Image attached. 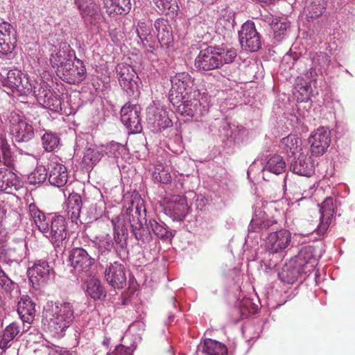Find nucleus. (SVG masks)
Instances as JSON below:
<instances>
[{
	"label": "nucleus",
	"instance_id": "nucleus-1",
	"mask_svg": "<svg viewBox=\"0 0 355 355\" xmlns=\"http://www.w3.org/2000/svg\"><path fill=\"white\" fill-rule=\"evenodd\" d=\"M114 227V239L116 244H126L128 240V226L138 241L143 243L149 241L148 223L146 210L143 202L133 204L125 212H121L111 220Z\"/></svg>",
	"mask_w": 355,
	"mask_h": 355
},
{
	"label": "nucleus",
	"instance_id": "nucleus-2",
	"mask_svg": "<svg viewBox=\"0 0 355 355\" xmlns=\"http://www.w3.org/2000/svg\"><path fill=\"white\" fill-rule=\"evenodd\" d=\"M313 246L305 245L282 268L278 276L282 282L293 284L303 275L307 277L314 270Z\"/></svg>",
	"mask_w": 355,
	"mask_h": 355
},
{
	"label": "nucleus",
	"instance_id": "nucleus-3",
	"mask_svg": "<svg viewBox=\"0 0 355 355\" xmlns=\"http://www.w3.org/2000/svg\"><path fill=\"white\" fill-rule=\"evenodd\" d=\"M237 56L236 50L217 45L201 49L195 59L194 66L198 71H207L221 68L232 63Z\"/></svg>",
	"mask_w": 355,
	"mask_h": 355
},
{
	"label": "nucleus",
	"instance_id": "nucleus-4",
	"mask_svg": "<svg viewBox=\"0 0 355 355\" xmlns=\"http://www.w3.org/2000/svg\"><path fill=\"white\" fill-rule=\"evenodd\" d=\"M43 322L49 331L59 335L65 331L74 320V309L70 302L55 303L50 308H45Z\"/></svg>",
	"mask_w": 355,
	"mask_h": 355
},
{
	"label": "nucleus",
	"instance_id": "nucleus-5",
	"mask_svg": "<svg viewBox=\"0 0 355 355\" xmlns=\"http://www.w3.org/2000/svg\"><path fill=\"white\" fill-rule=\"evenodd\" d=\"M0 84L8 93H16L19 96L28 95L33 90L28 78L17 69H0Z\"/></svg>",
	"mask_w": 355,
	"mask_h": 355
},
{
	"label": "nucleus",
	"instance_id": "nucleus-6",
	"mask_svg": "<svg viewBox=\"0 0 355 355\" xmlns=\"http://www.w3.org/2000/svg\"><path fill=\"white\" fill-rule=\"evenodd\" d=\"M171 88L168 100L171 104H178L184 98H190L192 94H200L196 89L194 78L187 72L177 73L171 78Z\"/></svg>",
	"mask_w": 355,
	"mask_h": 355
},
{
	"label": "nucleus",
	"instance_id": "nucleus-7",
	"mask_svg": "<svg viewBox=\"0 0 355 355\" xmlns=\"http://www.w3.org/2000/svg\"><path fill=\"white\" fill-rule=\"evenodd\" d=\"M9 129L15 144L28 143L34 138V128L31 122L17 113L12 112L9 116Z\"/></svg>",
	"mask_w": 355,
	"mask_h": 355
},
{
	"label": "nucleus",
	"instance_id": "nucleus-8",
	"mask_svg": "<svg viewBox=\"0 0 355 355\" xmlns=\"http://www.w3.org/2000/svg\"><path fill=\"white\" fill-rule=\"evenodd\" d=\"M239 40L241 47L250 52L258 51L262 45L261 37L255 28L252 21H247L238 32Z\"/></svg>",
	"mask_w": 355,
	"mask_h": 355
},
{
	"label": "nucleus",
	"instance_id": "nucleus-9",
	"mask_svg": "<svg viewBox=\"0 0 355 355\" xmlns=\"http://www.w3.org/2000/svg\"><path fill=\"white\" fill-rule=\"evenodd\" d=\"M80 15L87 27H98L103 19L100 7L93 0H75Z\"/></svg>",
	"mask_w": 355,
	"mask_h": 355
},
{
	"label": "nucleus",
	"instance_id": "nucleus-10",
	"mask_svg": "<svg viewBox=\"0 0 355 355\" xmlns=\"http://www.w3.org/2000/svg\"><path fill=\"white\" fill-rule=\"evenodd\" d=\"M141 107L138 105L126 103L121 109V120L130 133H139L142 130L140 117Z\"/></svg>",
	"mask_w": 355,
	"mask_h": 355
},
{
	"label": "nucleus",
	"instance_id": "nucleus-11",
	"mask_svg": "<svg viewBox=\"0 0 355 355\" xmlns=\"http://www.w3.org/2000/svg\"><path fill=\"white\" fill-rule=\"evenodd\" d=\"M146 121L148 126L154 132L162 131L172 126V121L168 112L160 107L150 106L146 110Z\"/></svg>",
	"mask_w": 355,
	"mask_h": 355
},
{
	"label": "nucleus",
	"instance_id": "nucleus-12",
	"mask_svg": "<svg viewBox=\"0 0 355 355\" xmlns=\"http://www.w3.org/2000/svg\"><path fill=\"white\" fill-rule=\"evenodd\" d=\"M76 58L75 51L66 42L62 43L57 51L51 53L50 63L53 68L56 69L58 74L64 69L65 65L70 64Z\"/></svg>",
	"mask_w": 355,
	"mask_h": 355
},
{
	"label": "nucleus",
	"instance_id": "nucleus-13",
	"mask_svg": "<svg viewBox=\"0 0 355 355\" xmlns=\"http://www.w3.org/2000/svg\"><path fill=\"white\" fill-rule=\"evenodd\" d=\"M331 141V131L328 128L320 127L312 135L309 142L311 144V151L313 155H323Z\"/></svg>",
	"mask_w": 355,
	"mask_h": 355
},
{
	"label": "nucleus",
	"instance_id": "nucleus-14",
	"mask_svg": "<svg viewBox=\"0 0 355 355\" xmlns=\"http://www.w3.org/2000/svg\"><path fill=\"white\" fill-rule=\"evenodd\" d=\"M17 44V31L8 22L0 24V54L7 55L11 53Z\"/></svg>",
	"mask_w": 355,
	"mask_h": 355
},
{
	"label": "nucleus",
	"instance_id": "nucleus-15",
	"mask_svg": "<svg viewBox=\"0 0 355 355\" xmlns=\"http://www.w3.org/2000/svg\"><path fill=\"white\" fill-rule=\"evenodd\" d=\"M65 66L64 69L58 73L63 81L74 85L85 78L86 69L83 62L80 59L76 58L70 64Z\"/></svg>",
	"mask_w": 355,
	"mask_h": 355
},
{
	"label": "nucleus",
	"instance_id": "nucleus-16",
	"mask_svg": "<svg viewBox=\"0 0 355 355\" xmlns=\"http://www.w3.org/2000/svg\"><path fill=\"white\" fill-rule=\"evenodd\" d=\"M49 223L46 236L49 237L52 243H62L67 234L65 218L61 215L53 216Z\"/></svg>",
	"mask_w": 355,
	"mask_h": 355
},
{
	"label": "nucleus",
	"instance_id": "nucleus-17",
	"mask_svg": "<svg viewBox=\"0 0 355 355\" xmlns=\"http://www.w3.org/2000/svg\"><path fill=\"white\" fill-rule=\"evenodd\" d=\"M106 281L116 288H122L126 284V276L123 265L114 262L105 270Z\"/></svg>",
	"mask_w": 355,
	"mask_h": 355
},
{
	"label": "nucleus",
	"instance_id": "nucleus-18",
	"mask_svg": "<svg viewBox=\"0 0 355 355\" xmlns=\"http://www.w3.org/2000/svg\"><path fill=\"white\" fill-rule=\"evenodd\" d=\"M190 98H184L178 104H172L180 114L192 118L201 114V103L197 98L200 94H192Z\"/></svg>",
	"mask_w": 355,
	"mask_h": 355
},
{
	"label": "nucleus",
	"instance_id": "nucleus-19",
	"mask_svg": "<svg viewBox=\"0 0 355 355\" xmlns=\"http://www.w3.org/2000/svg\"><path fill=\"white\" fill-rule=\"evenodd\" d=\"M28 273L29 279L33 284H40L46 283L53 275V271L46 261H38L28 270Z\"/></svg>",
	"mask_w": 355,
	"mask_h": 355
},
{
	"label": "nucleus",
	"instance_id": "nucleus-20",
	"mask_svg": "<svg viewBox=\"0 0 355 355\" xmlns=\"http://www.w3.org/2000/svg\"><path fill=\"white\" fill-rule=\"evenodd\" d=\"M48 180L49 183L57 187L66 184L68 180V171L67 167L62 164L52 162L48 165Z\"/></svg>",
	"mask_w": 355,
	"mask_h": 355
},
{
	"label": "nucleus",
	"instance_id": "nucleus-21",
	"mask_svg": "<svg viewBox=\"0 0 355 355\" xmlns=\"http://www.w3.org/2000/svg\"><path fill=\"white\" fill-rule=\"evenodd\" d=\"M157 32L156 40L162 47L168 48L173 42V35L171 26L168 20L164 18H158L154 24Z\"/></svg>",
	"mask_w": 355,
	"mask_h": 355
},
{
	"label": "nucleus",
	"instance_id": "nucleus-22",
	"mask_svg": "<svg viewBox=\"0 0 355 355\" xmlns=\"http://www.w3.org/2000/svg\"><path fill=\"white\" fill-rule=\"evenodd\" d=\"M290 169L297 175L310 177L314 173V165L311 157L302 153L291 162Z\"/></svg>",
	"mask_w": 355,
	"mask_h": 355
},
{
	"label": "nucleus",
	"instance_id": "nucleus-23",
	"mask_svg": "<svg viewBox=\"0 0 355 355\" xmlns=\"http://www.w3.org/2000/svg\"><path fill=\"white\" fill-rule=\"evenodd\" d=\"M69 260L73 268L78 270L87 271L93 263V259L82 248L73 249L69 255Z\"/></svg>",
	"mask_w": 355,
	"mask_h": 355
},
{
	"label": "nucleus",
	"instance_id": "nucleus-24",
	"mask_svg": "<svg viewBox=\"0 0 355 355\" xmlns=\"http://www.w3.org/2000/svg\"><path fill=\"white\" fill-rule=\"evenodd\" d=\"M17 313L24 322L31 324L35 316V304L28 295H23L17 304Z\"/></svg>",
	"mask_w": 355,
	"mask_h": 355
},
{
	"label": "nucleus",
	"instance_id": "nucleus-25",
	"mask_svg": "<svg viewBox=\"0 0 355 355\" xmlns=\"http://www.w3.org/2000/svg\"><path fill=\"white\" fill-rule=\"evenodd\" d=\"M28 213L40 231L47 233L49 232V224L51 216H53L52 214H45L35 203L29 205Z\"/></svg>",
	"mask_w": 355,
	"mask_h": 355
},
{
	"label": "nucleus",
	"instance_id": "nucleus-26",
	"mask_svg": "<svg viewBox=\"0 0 355 355\" xmlns=\"http://www.w3.org/2000/svg\"><path fill=\"white\" fill-rule=\"evenodd\" d=\"M137 34L144 45L150 49L155 48L157 40L152 27L145 22L139 21L137 26Z\"/></svg>",
	"mask_w": 355,
	"mask_h": 355
},
{
	"label": "nucleus",
	"instance_id": "nucleus-27",
	"mask_svg": "<svg viewBox=\"0 0 355 355\" xmlns=\"http://www.w3.org/2000/svg\"><path fill=\"white\" fill-rule=\"evenodd\" d=\"M320 212L321 215L320 231H322V230L325 231L327 229L334 213L333 198L331 197L326 198L320 205Z\"/></svg>",
	"mask_w": 355,
	"mask_h": 355
},
{
	"label": "nucleus",
	"instance_id": "nucleus-28",
	"mask_svg": "<svg viewBox=\"0 0 355 355\" xmlns=\"http://www.w3.org/2000/svg\"><path fill=\"white\" fill-rule=\"evenodd\" d=\"M83 206L81 196L76 193L69 195L67 202V216L72 222L77 223Z\"/></svg>",
	"mask_w": 355,
	"mask_h": 355
},
{
	"label": "nucleus",
	"instance_id": "nucleus-29",
	"mask_svg": "<svg viewBox=\"0 0 355 355\" xmlns=\"http://www.w3.org/2000/svg\"><path fill=\"white\" fill-rule=\"evenodd\" d=\"M87 293L94 300H102L106 296V291L101 282L95 277H89L86 281Z\"/></svg>",
	"mask_w": 355,
	"mask_h": 355
},
{
	"label": "nucleus",
	"instance_id": "nucleus-30",
	"mask_svg": "<svg viewBox=\"0 0 355 355\" xmlns=\"http://www.w3.org/2000/svg\"><path fill=\"white\" fill-rule=\"evenodd\" d=\"M286 170V163L283 157L279 155H273L270 157L263 172L272 173L275 175H279Z\"/></svg>",
	"mask_w": 355,
	"mask_h": 355
},
{
	"label": "nucleus",
	"instance_id": "nucleus-31",
	"mask_svg": "<svg viewBox=\"0 0 355 355\" xmlns=\"http://www.w3.org/2000/svg\"><path fill=\"white\" fill-rule=\"evenodd\" d=\"M32 92L38 103L42 105L53 94L48 83L44 81L36 83L33 85Z\"/></svg>",
	"mask_w": 355,
	"mask_h": 355
},
{
	"label": "nucleus",
	"instance_id": "nucleus-32",
	"mask_svg": "<svg viewBox=\"0 0 355 355\" xmlns=\"http://www.w3.org/2000/svg\"><path fill=\"white\" fill-rule=\"evenodd\" d=\"M105 6L109 7L110 13L115 12L117 15H124L131 9L130 0H104Z\"/></svg>",
	"mask_w": 355,
	"mask_h": 355
},
{
	"label": "nucleus",
	"instance_id": "nucleus-33",
	"mask_svg": "<svg viewBox=\"0 0 355 355\" xmlns=\"http://www.w3.org/2000/svg\"><path fill=\"white\" fill-rule=\"evenodd\" d=\"M203 352L208 355H227V348L224 344L212 339H206Z\"/></svg>",
	"mask_w": 355,
	"mask_h": 355
},
{
	"label": "nucleus",
	"instance_id": "nucleus-34",
	"mask_svg": "<svg viewBox=\"0 0 355 355\" xmlns=\"http://www.w3.org/2000/svg\"><path fill=\"white\" fill-rule=\"evenodd\" d=\"M42 147L46 152H53L60 145V139L58 135L51 131H45L41 137Z\"/></svg>",
	"mask_w": 355,
	"mask_h": 355
},
{
	"label": "nucleus",
	"instance_id": "nucleus-35",
	"mask_svg": "<svg viewBox=\"0 0 355 355\" xmlns=\"http://www.w3.org/2000/svg\"><path fill=\"white\" fill-rule=\"evenodd\" d=\"M157 8L171 18L178 15L179 7L175 0H153Z\"/></svg>",
	"mask_w": 355,
	"mask_h": 355
},
{
	"label": "nucleus",
	"instance_id": "nucleus-36",
	"mask_svg": "<svg viewBox=\"0 0 355 355\" xmlns=\"http://www.w3.org/2000/svg\"><path fill=\"white\" fill-rule=\"evenodd\" d=\"M141 83L140 79L137 76V80L133 77L124 79L119 82L121 88L126 92V94L133 98H136L139 96V84Z\"/></svg>",
	"mask_w": 355,
	"mask_h": 355
},
{
	"label": "nucleus",
	"instance_id": "nucleus-37",
	"mask_svg": "<svg viewBox=\"0 0 355 355\" xmlns=\"http://www.w3.org/2000/svg\"><path fill=\"white\" fill-rule=\"evenodd\" d=\"M103 155V149L97 147H89L85 149L83 160L87 166H93L101 159Z\"/></svg>",
	"mask_w": 355,
	"mask_h": 355
},
{
	"label": "nucleus",
	"instance_id": "nucleus-38",
	"mask_svg": "<svg viewBox=\"0 0 355 355\" xmlns=\"http://www.w3.org/2000/svg\"><path fill=\"white\" fill-rule=\"evenodd\" d=\"M267 21L270 24L274 31V38L278 42L281 41L286 35L290 24L286 19L283 21L275 19L274 21V19L270 17Z\"/></svg>",
	"mask_w": 355,
	"mask_h": 355
},
{
	"label": "nucleus",
	"instance_id": "nucleus-39",
	"mask_svg": "<svg viewBox=\"0 0 355 355\" xmlns=\"http://www.w3.org/2000/svg\"><path fill=\"white\" fill-rule=\"evenodd\" d=\"M310 58L311 60V64L318 68V71L320 73H322V71H325L330 63V58L327 53L324 52H315L310 54Z\"/></svg>",
	"mask_w": 355,
	"mask_h": 355
},
{
	"label": "nucleus",
	"instance_id": "nucleus-40",
	"mask_svg": "<svg viewBox=\"0 0 355 355\" xmlns=\"http://www.w3.org/2000/svg\"><path fill=\"white\" fill-rule=\"evenodd\" d=\"M149 228H150L154 234L158 237L162 239L163 241L171 242L174 236V233L172 231L168 230L162 225L158 223L154 219H150L148 223Z\"/></svg>",
	"mask_w": 355,
	"mask_h": 355
},
{
	"label": "nucleus",
	"instance_id": "nucleus-41",
	"mask_svg": "<svg viewBox=\"0 0 355 355\" xmlns=\"http://www.w3.org/2000/svg\"><path fill=\"white\" fill-rule=\"evenodd\" d=\"M16 175L6 168H0V191H6L16 183Z\"/></svg>",
	"mask_w": 355,
	"mask_h": 355
},
{
	"label": "nucleus",
	"instance_id": "nucleus-42",
	"mask_svg": "<svg viewBox=\"0 0 355 355\" xmlns=\"http://www.w3.org/2000/svg\"><path fill=\"white\" fill-rule=\"evenodd\" d=\"M291 235L286 230H280L270 233L268 236L267 244H289Z\"/></svg>",
	"mask_w": 355,
	"mask_h": 355
},
{
	"label": "nucleus",
	"instance_id": "nucleus-43",
	"mask_svg": "<svg viewBox=\"0 0 355 355\" xmlns=\"http://www.w3.org/2000/svg\"><path fill=\"white\" fill-rule=\"evenodd\" d=\"M47 175V169L44 166H37L28 176V182L30 184H41L46 181Z\"/></svg>",
	"mask_w": 355,
	"mask_h": 355
},
{
	"label": "nucleus",
	"instance_id": "nucleus-44",
	"mask_svg": "<svg viewBox=\"0 0 355 355\" xmlns=\"http://www.w3.org/2000/svg\"><path fill=\"white\" fill-rule=\"evenodd\" d=\"M116 73L118 76L119 82L124 80L131 77L137 80V74L134 69L129 64L125 63H120L116 66Z\"/></svg>",
	"mask_w": 355,
	"mask_h": 355
},
{
	"label": "nucleus",
	"instance_id": "nucleus-45",
	"mask_svg": "<svg viewBox=\"0 0 355 355\" xmlns=\"http://www.w3.org/2000/svg\"><path fill=\"white\" fill-rule=\"evenodd\" d=\"M311 88V86L302 83L297 84L293 89V95L295 96L297 101L306 102L310 99Z\"/></svg>",
	"mask_w": 355,
	"mask_h": 355
},
{
	"label": "nucleus",
	"instance_id": "nucleus-46",
	"mask_svg": "<svg viewBox=\"0 0 355 355\" xmlns=\"http://www.w3.org/2000/svg\"><path fill=\"white\" fill-rule=\"evenodd\" d=\"M326 8L324 0H313L308 6L311 18H318L321 16Z\"/></svg>",
	"mask_w": 355,
	"mask_h": 355
},
{
	"label": "nucleus",
	"instance_id": "nucleus-47",
	"mask_svg": "<svg viewBox=\"0 0 355 355\" xmlns=\"http://www.w3.org/2000/svg\"><path fill=\"white\" fill-rule=\"evenodd\" d=\"M186 205H174L172 209H169V216L173 220H183L187 214Z\"/></svg>",
	"mask_w": 355,
	"mask_h": 355
},
{
	"label": "nucleus",
	"instance_id": "nucleus-48",
	"mask_svg": "<svg viewBox=\"0 0 355 355\" xmlns=\"http://www.w3.org/2000/svg\"><path fill=\"white\" fill-rule=\"evenodd\" d=\"M42 106L53 112H58L62 110L61 100L54 94L49 98Z\"/></svg>",
	"mask_w": 355,
	"mask_h": 355
},
{
	"label": "nucleus",
	"instance_id": "nucleus-49",
	"mask_svg": "<svg viewBox=\"0 0 355 355\" xmlns=\"http://www.w3.org/2000/svg\"><path fill=\"white\" fill-rule=\"evenodd\" d=\"M218 26H220L224 29L225 34L230 35L234 29V19L232 17H223L219 19Z\"/></svg>",
	"mask_w": 355,
	"mask_h": 355
},
{
	"label": "nucleus",
	"instance_id": "nucleus-50",
	"mask_svg": "<svg viewBox=\"0 0 355 355\" xmlns=\"http://www.w3.org/2000/svg\"><path fill=\"white\" fill-rule=\"evenodd\" d=\"M123 148V146L116 142H111L109 146L103 150L104 155L106 154L109 157H118L120 155L119 150Z\"/></svg>",
	"mask_w": 355,
	"mask_h": 355
},
{
	"label": "nucleus",
	"instance_id": "nucleus-51",
	"mask_svg": "<svg viewBox=\"0 0 355 355\" xmlns=\"http://www.w3.org/2000/svg\"><path fill=\"white\" fill-rule=\"evenodd\" d=\"M2 333L4 334V336L12 340L19 333V326L17 322H12L6 327Z\"/></svg>",
	"mask_w": 355,
	"mask_h": 355
},
{
	"label": "nucleus",
	"instance_id": "nucleus-52",
	"mask_svg": "<svg viewBox=\"0 0 355 355\" xmlns=\"http://www.w3.org/2000/svg\"><path fill=\"white\" fill-rule=\"evenodd\" d=\"M0 148L2 151L3 157H10L11 155V149L5 136H0Z\"/></svg>",
	"mask_w": 355,
	"mask_h": 355
},
{
	"label": "nucleus",
	"instance_id": "nucleus-53",
	"mask_svg": "<svg viewBox=\"0 0 355 355\" xmlns=\"http://www.w3.org/2000/svg\"><path fill=\"white\" fill-rule=\"evenodd\" d=\"M154 178L156 180L162 184H168L171 181V174L165 170H162L157 173H155Z\"/></svg>",
	"mask_w": 355,
	"mask_h": 355
},
{
	"label": "nucleus",
	"instance_id": "nucleus-54",
	"mask_svg": "<svg viewBox=\"0 0 355 355\" xmlns=\"http://www.w3.org/2000/svg\"><path fill=\"white\" fill-rule=\"evenodd\" d=\"M107 355H132V350L130 347L119 345L113 352L108 353Z\"/></svg>",
	"mask_w": 355,
	"mask_h": 355
},
{
	"label": "nucleus",
	"instance_id": "nucleus-55",
	"mask_svg": "<svg viewBox=\"0 0 355 355\" xmlns=\"http://www.w3.org/2000/svg\"><path fill=\"white\" fill-rule=\"evenodd\" d=\"M265 247V254L270 256V254H276L280 253L283 249L285 248L286 245L284 248L282 245H264Z\"/></svg>",
	"mask_w": 355,
	"mask_h": 355
},
{
	"label": "nucleus",
	"instance_id": "nucleus-56",
	"mask_svg": "<svg viewBox=\"0 0 355 355\" xmlns=\"http://www.w3.org/2000/svg\"><path fill=\"white\" fill-rule=\"evenodd\" d=\"M318 68L314 67L313 65L308 71L306 72L305 77L310 81L316 80V78L318 76Z\"/></svg>",
	"mask_w": 355,
	"mask_h": 355
},
{
	"label": "nucleus",
	"instance_id": "nucleus-57",
	"mask_svg": "<svg viewBox=\"0 0 355 355\" xmlns=\"http://www.w3.org/2000/svg\"><path fill=\"white\" fill-rule=\"evenodd\" d=\"M109 35L114 42H119L121 36L120 30L116 28H112L111 27L109 28Z\"/></svg>",
	"mask_w": 355,
	"mask_h": 355
},
{
	"label": "nucleus",
	"instance_id": "nucleus-58",
	"mask_svg": "<svg viewBox=\"0 0 355 355\" xmlns=\"http://www.w3.org/2000/svg\"><path fill=\"white\" fill-rule=\"evenodd\" d=\"M319 232H324V230H322V231H320V229L318 230V231L317 232H313L309 237V241H303L301 244H305L307 242H316V241H322L321 239V236L319 235Z\"/></svg>",
	"mask_w": 355,
	"mask_h": 355
},
{
	"label": "nucleus",
	"instance_id": "nucleus-59",
	"mask_svg": "<svg viewBox=\"0 0 355 355\" xmlns=\"http://www.w3.org/2000/svg\"><path fill=\"white\" fill-rule=\"evenodd\" d=\"M293 139H295L294 138V137L291 135L284 137L282 139V144L286 146L287 148L291 150L295 145V144L293 143Z\"/></svg>",
	"mask_w": 355,
	"mask_h": 355
},
{
	"label": "nucleus",
	"instance_id": "nucleus-60",
	"mask_svg": "<svg viewBox=\"0 0 355 355\" xmlns=\"http://www.w3.org/2000/svg\"><path fill=\"white\" fill-rule=\"evenodd\" d=\"M204 26H205V24L202 23V22H199L196 25L195 29L196 31L197 37H203L204 35H205V33H207V31H206L204 29V28H203Z\"/></svg>",
	"mask_w": 355,
	"mask_h": 355
},
{
	"label": "nucleus",
	"instance_id": "nucleus-61",
	"mask_svg": "<svg viewBox=\"0 0 355 355\" xmlns=\"http://www.w3.org/2000/svg\"><path fill=\"white\" fill-rule=\"evenodd\" d=\"M10 341H12V340L4 336V334L2 333L0 336V349H5L8 348L10 346L9 343Z\"/></svg>",
	"mask_w": 355,
	"mask_h": 355
},
{
	"label": "nucleus",
	"instance_id": "nucleus-62",
	"mask_svg": "<svg viewBox=\"0 0 355 355\" xmlns=\"http://www.w3.org/2000/svg\"><path fill=\"white\" fill-rule=\"evenodd\" d=\"M257 225H258V224L255 222V220H254L252 219L251 220L250 223L249 230H252V231H255Z\"/></svg>",
	"mask_w": 355,
	"mask_h": 355
},
{
	"label": "nucleus",
	"instance_id": "nucleus-63",
	"mask_svg": "<svg viewBox=\"0 0 355 355\" xmlns=\"http://www.w3.org/2000/svg\"><path fill=\"white\" fill-rule=\"evenodd\" d=\"M263 225H264V227H268L269 226L268 222H267L266 223H264Z\"/></svg>",
	"mask_w": 355,
	"mask_h": 355
},
{
	"label": "nucleus",
	"instance_id": "nucleus-64",
	"mask_svg": "<svg viewBox=\"0 0 355 355\" xmlns=\"http://www.w3.org/2000/svg\"><path fill=\"white\" fill-rule=\"evenodd\" d=\"M303 59H304V58H300V59L298 60V61H299L300 62H302V60H303Z\"/></svg>",
	"mask_w": 355,
	"mask_h": 355
}]
</instances>
